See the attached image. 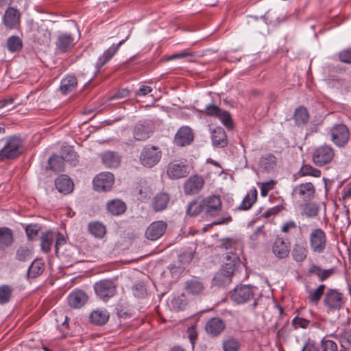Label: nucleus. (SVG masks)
<instances>
[{
  "mask_svg": "<svg viewBox=\"0 0 351 351\" xmlns=\"http://www.w3.org/2000/svg\"><path fill=\"white\" fill-rule=\"evenodd\" d=\"M1 140L3 143L0 144L1 160L14 159L21 154L22 141L19 137L13 136Z\"/></svg>",
  "mask_w": 351,
  "mask_h": 351,
  "instance_id": "f257e3e1",
  "label": "nucleus"
},
{
  "mask_svg": "<svg viewBox=\"0 0 351 351\" xmlns=\"http://www.w3.org/2000/svg\"><path fill=\"white\" fill-rule=\"evenodd\" d=\"M330 141L338 148H344L348 144L350 132L344 123H335L328 131Z\"/></svg>",
  "mask_w": 351,
  "mask_h": 351,
  "instance_id": "f03ea898",
  "label": "nucleus"
},
{
  "mask_svg": "<svg viewBox=\"0 0 351 351\" xmlns=\"http://www.w3.org/2000/svg\"><path fill=\"white\" fill-rule=\"evenodd\" d=\"M225 258L230 262L223 265L213 278L215 283L219 286L230 282V276L234 271V262L239 260L237 254L233 252L227 253Z\"/></svg>",
  "mask_w": 351,
  "mask_h": 351,
  "instance_id": "7ed1b4c3",
  "label": "nucleus"
},
{
  "mask_svg": "<svg viewBox=\"0 0 351 351\" xmlns=\"http://www.w3.org/2000/svg\"><path fill=\"white\" fill-rule=\"evenodd\" d=\"M335 156V149L326 143L315 148L312 154V161L317 167L330 164Z\"/></svg>",
  "mask_w": 351,
  "mask_h": 351,
  "instance_id": "20e7f679",
  "label": "nucleus"
},
{
  "mask_svg": "<svg viewBox=\"0 0 351 351\" xmlns=\"http://www.w3.org/2000/svg\"><path fill=\"white\" fill-rule=\"evenodd\" d=\"M162 155V151L158 147L147 145L142 149L139 160L145 167L152 168L160 162Z\"/></svg>",
  "mask_w": 351,
  "mask_h": 351,
  "instance_id": "39448f33",
  "label": "nucleus"
},
{
  "mask_svg": "<svg viewBox=\"0 0 351 351\" xmlns=\"http://www.w3.org/2000/svg\"><path fill=\"white\" fill-rule=\"evenodd\" d=\"M230 298L237 304H245L254 299V289L251 285H240L230 292Z\"/></svg>",
  "mask_w": 351,
  "mask_h": 351,
  "instance_id": "423d86ee",
  "label": "nucleus"
},
{
  "mask_svg": "<svg viewBox=\"0 0 351 351\" xmlns=\"http://www.w3.org/2000/svg\"><path fill=\"white\" fill-rule=\"evenodd\" d=\"M94 290L97 297L106 300L115 295L117 287L112 280L104 279L95 282Z\"/></svg>",
  "mask_w": 351,
  "mask_h": 351,
  "instance_id": "0eeeda50",
  "label": "nucleus"
},
{
  "mask_svg": "<svg viewBox=\"0 0 351 351\" xmlns=\"http://www.w3.org/2000/svg\"><path fill=\"white\" fill-rule=\"evenodd\" d=\"M204 112L207 116L218 118L226 128H232V120L229 112L213 104L207 106Z\"/></svg>",
  "mask_w": 351,
  "mask_h": 351,
  "instance_id": "6e6552de",
  "label": "nucleus"
},
{
  "mask_svg": "<svg viewBox=\"0 0 351 351\" xmlns=\"http://www.w3.org/2000/svg\"><path fill=\"white\" fill-rule=\"evenodd\" d=\"M189 172V167L182 161L175 160L171 162L167 167V175L172 180L184 178L188 176Z\"/></svg>",
  "mask_w": 351,
  "mask_h": 351,
  "instance_id": "1a4fd4ad",
  "label": "nucleus"
},
{
  "mask_svg": "<svg viewBox=\"0 0 351 351\" xmlns=\"http://www.w3.org/2000/svg\"><path fill=\"white\" fill-rule=\"evenodd\" d=\"M323 302L328 311L339 310L343 303V295L336 289H328L324 294Z\"/></svg>",
  "mask_w": 351,
  "mask_h": 351,
  "instance_id": "9d476101",
  "label": "nucleus"
},
{
  "mask_svg": "<svg viewBox=\"0 0 351 351\" xmlns=\"http://www.w3.org/2000/svg\"><path fill=\"white\" fill-rule=\"evenodd\" d=\"M94 189L99 192L108 191L114 184V176L110 172L98 174L93 181Z\"/></svg>",
  "mask_w": 351,
  "mask_h": 351,
  "instance_id": "9b49d317",
  "label": "nucleus"
},
{
  "mask_svg": "<svg viewBox=\"0 0 351 351\" xmlns=\"http://www.w3.org/2000/svg\"><path fill=\"white\" fill-rule=\"evenodd\" d=\"M204 185V180L201 176L194 175L190 176L184 184V192L186 195H192L197 194Z\"/></svg>",
  "mask_w": 351,
  "mask_h": 351,
  "instance_id": "f8f14e48",
  "label": "nucleus"
},
{
  "mask_svg": "<svg viewBox=\"0 0 351 351\" xmlns=\"http://www.w3.org/2000/svg\"><path fill=\"white\" fill-rule=\"evenodd\" d=\"M204 212L206 215L215 217L221 210V201L218 195L208 196L203 199Z\"/></svg>",
  "mask_w": 351,
  "mask_h": 351,
  "instance_id": "ddd939ff",
  "label": "nucleus"
},
{
  "mask_svg": "<svg viewBox=\"0 0 351 351\" xmlns=\"http://www.w3.org/2000/svg\"><path fill=\"white\" fill-rule=\"evenodd\" d=\"M167 224L164 221L152 222L147 228L145 235L147 239L156 241L161 237L167 230Z\"/></svg>",
  "mask_w": 351,
  "mask_h": 351,
  "instance_id": "4468645a",
  "label": "nucleus"
},
{
  "mask_svg": "<svg viewBox=\"0 0 351 351\" xmlns=\"http://www.w3.org/2000/svg\"><path fill=\"white\" fill-rule=\"evenodd\" d=\"M20 17V12L16 8L9 7L3 16V23L7 29H12L19 25Z\"/></svg>",
  "mask_w": 351,
  "mask_h": 351,
  "instance_id": "2eb2a0df",
  "label": "nucleus"
},
{
  "mask_svg": "<svg viewBox=\"0 0 351 351\" xmlns=\"http://www.w3.org/2000/svg\"><path fill=\"white\" fill-rule=\"evenodd\" d=\"M125 39H123L117 45H112L110 48L106 49L104 53L99 57L96 64H95V75L97 74L100 69L114 56L116 52L118 51L119 47L123 44L125 41Z\"/></svg>",
  "mask_w": 351,
  "mask_h": 351,
  "instance_id": "dca6fc26",
  "label": "nucleus"
},
{
  "mask_svg": "<svg viewBox=\"0 0 351 351\" xmlns=\"http://www.w3.org/2000/svg\"><path fill=\"white\" fill-rule=\"evenodd\" d=\"M153 132L152 124L147 121L137 123L133 129V136L137 141H145Z\"/></svg>",
  "mask_w": 351,
  "mask_h": 351,
  "instance_id": "f3484780",
  "label": "nucleus"
},
{
  "mask_svg": "<svg viewBox=\"0 0 351 351\" xmlns=\"http://www.w3.org/2000/svg\"><path fill=\"white\" fill-rule=\"evenodd\" d=\"M193 141V134L189 127L180 128L176 134L174 142L177 145L184 147L188 145Z\"/></svg>",
  "mask_w": 351,
  "mask_h": 351,
  "instance_id": "a211bd4d",
  "label": "nucleus"
},
{
  "mask_svg": "<svg viewBox=\"0 0 351 351\" xmlns=\"http://www.w3.org/2000/svg\"><path fill=\"white\" fill-rule=\"evenodd\" d=\"M86 293L80 289L73 290L68 296L69 305L73 308H80L87 302Z\"/></svg>",
  "mask_w": 351,
  "mask_h": 351,
  "instance_id": "6ab92c4d",
  "label": "nucleus"
},
{
  "mask_svg": "<svg viewBox=\"0 0 351 351\" xmlns=\"http://www.w3.org/2000/svg\"><path fill=\"white\" fill-rule=\"evenodd\" d=\"M293 193L298 195L303 200L308 201L314 197L315 188L311 182L302 183L294 187Z\"/></svg>",
  "mask_w": 351,
  "mask_h": 351,
  "instance_id": "aec40b11",
  "label": "nucleus"
},
{
  "mask_svg": "<svg viewBox=\"0 0 351 351\" xmlns=\"http://www.w3.org/2000/svg\"><path fill=\"white\" fill-rule=\"evenodd\" d=\"M204 290L203 282L197 277H193L184 283V291L191 295H198L202 294Z\"/></svg>",
  "mask_w": 351,
  "mask_h": 351,
  "instance_id": "412c9836",
  "label": "nucleus"
},
{
  "mask_svg": "<svg viewBox=\"0 0 351 351\" xmlns=\"http://www.w3.org/2000/svg\"><path fill=\"white\" fill-rule=\"evenodd\" d=\"M57 49L62 53L67 52L73 49L75 45L73 36L70 34H61L56 41Z\"/></svg>",
  "mask_w": 351,
  "mask_h": 351,
  "instance_id": "4be33fe9",
  "label": "nucleus"
},
{
  "mask_svg": "<svg viewBox=\"0 0 351 351\" xmlns=\"http://www.w3.org/2000/svg\"><path fill=\"white\" fill-rule=\"evenodd\" d=\"M225 328L223 322L217 317L210 319L205 326L206 332L213 337L218 336Z\"/></svg>",
  "mask_w": 351,
  "mask_h": 351,
  "instance_id": "5701e85b",
  "label": "nucleus"
},
{
  "mask_svg": "<svg viewBox=\"0 0 351 351\" xmlns=\"http://www.w3.org/2000/svg\"><path fill=\"white\" fill-rule=\"evenodd\" d=\"M56 189L61 193L69 194L73 190V181L66 175H62L55 180Z\"/></svg>",
  "mask_w": 351,
  "mask_h": 351,
  "instance_id": "b1692460",
  "label": "nucleus"
},
{
  "mask_svg": "<svg viewBox=\"0 0 351 351\" xmlns=\"http://www.w3.org/2000/svg\"><path fill=\"white\" fill-rule=\"evenodd\" d=\"M211 138L215 147H224L228 144L226 132L221 127H217L213 130Z\"/></svg>",
  "mask_w": 351,
  "mask_h": 351,
  "instance_id": "393cba45",
  "label": "nucleus"
},
{
  "mask_svg": "<svg viewBox=\"0 0 351 351\" xmlns=\"http://www.w3.org/2000/svg\"><path fill=\"white\" fill-rule=\"evenodd\" d=\"M259 166L264 171L270 172L277 166V158L272 154H266L260 158Z\"/></svg>",
  "mask_w": 351,
  "mask_h": 351,
  "instance_id": "a878e982",
  "label": "nucleus"
},
{
  "mask_svg": "<svg viewBox=\"0 0 351 351\" xmlns=\"http://www.w3.org/2000/svg\"><path fill=\"white\" fill-rule=\"evenodd\" d=\"M126 204L121 199L110 200L106 204L107 210L112 215H120L125 213Z\"/></svg>",
  "mask_w": 351,
  "mask_h": 351,
  "instance_id": "bb28decb",
  "label": "nucleus"
},
{
  "mask_svg": "<svg viewBox=\"0 0 351 351\" xmlns=\"http://www.w3.org/2000/svg\"><path fill=\"white\" fill-rule=\"evenodd\" d=\"M77 85V81L74 75H66L60 82V90L63 95L73 91Z\"/></svg>",
  "mask_w": 351,
  "mask_h": 351,
  "instance_id": "cd10ccee",
  "label": "nucleus"
},
{
  "mask_svg": "<svg viewBox=\"0 0 351 351\" xmlns=\"http://www.w3.org/2000/svg\"><path fill=\"white\" fill-rule=\"evenodd\" d=\"M89 318L93 324L101 326L108 322L109 314L106 310L97 309L90 314Z\"/></svg>",
  "mask_w": 351,
  "mask_h": 351,
  "instance_id": "c85d7f7f",
  "label": "nucleus"
},
{
  "mask_svg": "<svg viewBox=\"0 0 351 351\" xmlns=\"http://www.w3.org/2000/svg\"><path fill=\"white\" fill-rule=\"evenodd\" d=\"M169 202V196L165 193L157 194L153 199V209L156 211H162L165 210Z\"/></svg>",
  "mask_w": 351,
  "mask_h": 351,
  "instance_id": "c756f323",
  "label": "nucleus"
},
{
  "mask_svg": "<svg viewBox=\"0 0 351 351\" xmlns=\"http://www.w3.org/2000/svg\"><path fill=\"white\" fill-rule=\"evenodd\" d=\"M103 164L108 168H116L120 164V157L114 152H106L101 157Z\"/></svg>",
  "mask_w": 351,
  "mask_h": 351,
  "instance_id": "7c9ffc66",
  "label": "nucleus"
},
{
  "mask_svg": "<svg viewBox=\"0 0 351 351\" xmlns=\"http://www.w3.org/2000/svg\"><path fill=\"white\" fill-rule=\"evenodd\" d=\"M308 112L305 107L300 106L295 110L293 119L297 125H305L308 122Z\"/></svg>",
  "mask_w": 351,
  "mask_h": 351,
  "instance_id": "2f4dec72",
  "label": "nucleus"
},
{
  "mask_svg": "<svg viewBox=\"0 0 351 351\" xmlns=\"http://www.w3.org/2000/svg\"><path fill=\"white\" fill-rule=\"evenodd\" d=\"M60 156L66 161L75 165L77 161V154L71 146H62L60 149Z\"/></svg>",
  "mask_w": 351,
  "mask_h": 351,
  "instance_id": "473e14b6",
  "label": "nucleus"
},
{
  "mask_svg": "<svg viewBox=\"0 0 351 351\" xmlns=\"http://www.w3.org/2000/svg\"><path fill=\"white\" fill-rule=\"evenodd\" d=\"M23 46V40L18 36H11L7 39L6 47L10 52H19L21 51Z\"/></svg>",
  "mask_w": 351,
  "mask_h": 351,
  "instance_id": "72a5a7b5",
  "label": "nucleus"
},
{
  "mask_svg": "<svg viewBox=\"0 0 351 351\" xmlns=\"http://www.w3.org/2000/svg\"><path fill=\"white\" fill-rule=\"evenodd\" d=\"M45 265L41 259H35L28 268L27 275L29 278H36L44 271Z\"/></svg>",
  "mask_w": 351,
  "mask_h": 351,
  "instance_id": "f704fd0d",
  "label": "nucleus"
},
{
  "mask_svg": "<svg viewBox=\"0 0 351 351\" xmlns=\"http://www.w3.org/2000/svg\"><path fill=\"white\" fill-rule=\"evenodd\" d=\"M289 243H274L272 251L275 256L279 258H284L288 256L290 252Z\"/></svg>",
  "mask_w": 351,
  "mask_h": 351,
  "instance_id": "c9c22d12",
  "label": "nucleus"
},
{
  "mask_svg": "<svg viewBox=\"0 0 351 351\" xmlns=\"http://www.w3.org/2000/svg\"><path fill=\"white\" fill-rule=\"evenodd\" d=\"M65 160L61 156L53 155L48 160L50 169L53 171L60 172L64 170Z\"/></svg>",
  "mask_w": 351,
  "mask_h": 351,
  "instance_id": "e433bc0d",
  "label": "nucleus"
},
{
  "mask_svg": "<svg viewBox=\"0 0 351 351\" xmlns=\"http://www.w3.org/2000/svg\"><path fill=\"white\" fill-rule=\"evenodd\" d=\"M33 257V249L27 245H22L16 252V258L19 261H27Z\"/></svg>",
  "mask_w": 351,
  "mask_h": 351,
  "instance_id": "4c0bfd02",
  "label": "nucleus"
},
{
  "mask_svg": "<svg viewBox=\"0 0 351 351\" xmlns=\"http://www.w3.org/2000/svg\"><path fill=\"white\" fill-rule=\"evenodd\" d=\"M325 288V285L322 284L319 285L317 289L309 291L308 297L309 303L317 305L324 295Z\"/></svg>",
  "mask_w": 351,
  "mask_h": 351,
  "instance_id": "58836bf2",
  "label": "nucleus"
},
{
  "mask_svg": "<svg viewBox=\"0 0 351 351\" xmlns=\"http://www.w3.org/2000/svg\"><path fill=\"white\" fill-rule=\"evenodd\" d=\"M23 226L29 240L35 239L43 230L42 226L38 223H29Z\"/></svg>",
  "mask_w": 351,
  "mask_h": 351,
  "instance_id": "ea45409f",
  "label": "nucleus"
},
{
  "mask_svg": "<svg viewBox=\"0 0 351 351\" xmlns=\"http://www.w3.org/2000/svg\"><path fill=\"white\" fill-rule=\"evenodd\" d=\"M299 175L302 177L313 176L315 178H319L321 176V171L317 168L313 167L309 164L303 165L299 172Z\"/></svg>",
  "mask_w": 351,
  "mask_h": 351,
  "instance_id": "a19ab883",
  "label": "nucleus"
},
{
  "mask_svg": "<svg viewBox=\"0 0 351 351\" xmlns=\"http://www.w3.org/2000/svg\"><path fill=\"white\" fill-rule=\"evenodd\" d=\"M53 239H56L55 241H66L64 236L58 232H54L52 230H47L45 232L41 231V241H53Z\"/></svg>",
  "mask_w": 351,
  "mask_h": 351,
  "instance_id": "79ce46f5",
  "label": "nucleus"
},
{
  "mask_svg": "<svg viewBox=\"0 0 351 351\" xmlns=\"http://www.w3.org/2000/svg\"><path fill=\"white\" fill-rule=\"evenodd\" d=\"M88 230L91 234L99 239L102 238L106 232V227L99 222L89 223Z\"/></svg>",
  "mask_w": 351,
  "mask_h": 351,
  "instance_id": "37998d69",
  "label": "nucleus"
},
{
  "mask_svg": "<svg viewBox=\"0 0 351 351\" xmlns=\"http://www.w3.org/2000/svg\"><path fill=\"white\" fill-rule=\"evenodd\" d=\"M256 199L257 192L256 189H254V191H252L250 193H248L245 195L241 205L239 206V209L245 210L250 209L253 204L256 201Z\"/></svg>",
  "mask_w": 351,
  "mask_h": 351,
  "instance_id": "c03bdc74",
  "label": "nucleus"
},
{
  "mask_svg": "<svg viewBox=\"0 0 351 351\" xmlns=\"http://www.w3.org/2000/svg\"><path fill=\"white\" fill-rule=\"evenodd\" d=\"M35 38L40 44L47 45L49 43L51 40V32L44 27H39L37 29L36 34H35Z\"/></svg>",
  "mask_w": 351,
  "mask_h": 351,
  "instance_id": "a18cd8bd",
  "label": "nucleus"
},
{
  "mask_svg": "<svg viewBox=\"0 0 351 351\" xmlns=\"http://www.w3.org/2000/svg\"><path fill=\"white\" fill-rule=\"evenodd\" d=\"M309 271L311 273L316 274L321 281H324L334 273V269H322L319 266L313 265L309 269Z\"/></svg>",
  "mask_w": 351,
  "mask_h": 351,
  "instance_id": "49530a36",
  "label": "nucleus"
},
{
  "mask_svg": "<svg viewBox=\"0 0 351 351\" xmlns=\"http://www.w3.org/2000/svg\"><path fill=\"white\" fill-rule=\"evenodd\" d=\"M187 213L190 216H197L202 211H204V207L203 205V200L199 203L196 201L191 202L187 207Z\"/></svg>",
  "mask_w": 351,
  "mask_h": 351,
  "instance_id": "de8ad7c7",
  "label": "nucleus"
},
{
  "mask_svg": "<svg viewBox=\"0 0 351 351\" xmlns=\"http://www.w3.org/2000/svg\"><path fill=\"white\" fill-rule=\"evenodd\" d=\"M240 346L239 341L232 337H228L223 341V351H239Z\"/></svg>",
  "mask_w": 351,
  "mask_h": 351,
  "instance_id": "09e8293b",
  "label": "nucleus"
},
{
  "mask_svg": "<svg viewBox=\"0 0 351 351\" xmlns=\"http://www.w3.org/2000/svg\"><path fill=\"white\" fill-rule=\"evenodd\" d=\"M12 294V289L8 285H2L0 287V304H4L8 303Z\"/></svg>",
  "mask_w": 351,
  "mask_h": 351,
  "instance_id": "8fccbe9b",
  "label": "nucleus"
},
{
  "mask_svg": "<svg viewBox=\"0 0 351 351\" xmlns=\"http://www.w3.org/2000/svg\"><path fill=\"white\" fill-rule=\"evenodd\" d=\"M292 255L295 261L298 262L302 261L306 257V248L296 243L293 250Z\"/></svg>",
  "mask_w": 351,
  "mask_h": 351,
  "instance_id": "3c124183",
  "label": "nucleus"
},
{
  "mask_svg": "<svg viewBox=\"0 0 351 351\" xmlns=\"http://www.w3.org/2000/svg\"><path fill=\"white\" fill-rule=\"evenodd\" d=\"M319 207L316 204L308 203L304 205L302 215L307 217H314L317 215Z\"/></svg>",
  "mask_w": 351,
  "mask_h": 351,
  "instance_id": "603ef678",
  "label": "nucleus"
},
{
  "mask_svg": "<svg viewBox=\"0 0 351 351\" xmlns=\"http://www.w3.org/2000/svg\"><path fill=\"white\" fill-rule=\"evenodd\" d=\"M310 241H326V234L321 228L313 229L310 234Z\"/></svg>",
  "mask_w": 351,
  "mask_h": 351,
  "instance_id": "864d4df0",
  "label": "nucleus"
},
{
  "mask_svg": "<svg viewBox=\"0 0 351 351\" xmlns=\"http://www.w3.org/2000/svg\"><path fill=\"white\" fill-rule=\"evenodd\" d=\"M319 351H337V345L332 340L323 339Z\"/></svg>",
  "mask_w": 351,
  "mask_h": 351,
  "instance_id": "5fc2aeb1",
  "label": "nucleus"
},
{
  "mask_svg": "<svg viewBox=\"0 0 351 351\" xmlns=\"http://www.w3.org/2000/svg\"><path fill=\"white\" fill-rule=\"evenodd\" d=\"M276 184V181L274 180H270L269 181L261 183V195L263 197H266L268 195L269 191L272 190Z\"/></svg>",
  "mask_w": 351,
  "mask_h": 351,
  "instance_id": "6e6d98bb",
  "label": "nucleus"
},
{
  "mask_svg": "<svg viewBox=\"0 0 351 351\" xmlns=\"http://www.w3.org/2000/svg\"><path fill=\"white\" fill-rule=\"evenodd\" d=\"M73 247L71 243H55V252L58 255L60 253L62 255L69 256L70 254L67 253L66 251L69 247Z\"/></svg>",
  "mask_w": 351,
  "mask_h": 351,
  "instance_id": "4d7b16f0",
  "label": "nucleus"
},
{
  "mask_svg": "<svg viewBox=\"0 0 351 351\" xmlns=\"http://www.w3.org/2000/svg\"><path fill=\"white\" fill-rule=\"evenodd\" d=\"M12 230L8 227L0 228V241H12Z\"/></svg>",
  "mask_w": 351,
  "mask_h": 351,
  "instance_id": "13d9d810",
  "label": "nucleus"
},
{
  "mask_svg": "<svg viewBox=\"0 0 351 351\" xmlns=\"http://www.w3.org/2000/svg\"><path fill=\"white\" fill-rule=\"evenodd\" d=\"M132 291L134 295L138 298H143L146 294V288L143 282L135 284L132 287Z\"/></svg>",
  "mask_w": 351,
  "mask_h": 351,
  "instance_id": "bf43d9fd",
  "label": "nucleus"
},
{
  "mask_svg": "<svg viewBox=\"0 0 351 351\" xmlns=\"http://www.w3.org/2000/svg\"><path fill=\"white\" fill-rule=\"evenodd\" d=\"M292 324L294 326L295 328H306L309 324V321L304 318L295 317L292 320Z\"/></svg>",
  "mask_w": 351,
  "mask_h": 351,
  "instance_id": "052dcab7",
  "label": "nucleus"
},
{
  "mask_svg": "<svg viewBox=\"0 0 351 351\" xmlns=\"http://www.w3.org/2000/svg\"><path fill=\"white\" fill-rule=\"evenodd\" d=\"M339 58L341 62L351 64V49L341 51Z\"/></svg>",
  "mask_w": 351,
  "mask_h": 351,
  "instance_id": "680f3d73",
  "label": "nucleus"
},
{
  "mask_svg": "<svg viewBox=\"0 0 351 351\" xmlns=\"http://www.w3.org/2000/svg\"><path fill=\"white\" fill-rule=\"evenodd\" d=\"M187 333L189 335L190 342L191 343L192 347L193 348L198 336L195 327L193 326L188 328Z\"/></svg>",
  "mask_w": 351,
  "mask_h": 351,
  "instance_id": "e2e57ef3",
  "label": "nucleus"
},
{
  "mask_svg": "<svg viewBox=\"0 0 351 351\" xmlns=\"http://www.w3.org/2000/svg\"><path fill=\"white\" fill-rule=\"evenodd\" d=\"M297 224L294 221H289L285 223L281 227V231L283 233H289L293 230H296Z\"/></svg>",
  "mask_w": 351,
  "mask_h": 351,
  "instance_id": "0e129e2a",
  "label": "nucleus"
},
{
  "mask_svg": "<svg viewBox=\"0 0 351 351\" xmlns=\"http://www.w3.org/2000/svg\"><path fill=\"white\" fill-rule=\"evenodd\" d=\"M284 209V206L282 205H278L268 209L265 213H263V216L266 218L269 217L272 215H276L279 213L282 210Z\"/></svg>",
  "mask_w": 351,
  "mask_h": 351,
  "instance_id": "69168bd1",
  "label": "nucleus"
},
{
  "mask_svg": "<svg viewBox=\"0 0 351 351\" xmlns=\"http://www.w3.org/2000/svg\"><path fill=\"white\" fill-rule=\"evenodd\" d=\"M340 343L344 350L347 349L351 345V335L345 332L341 337Z\"/></svg>",
  "mask_w": 351,
  "mask_h": 351,
  "instance_id": "338daca9",
  "label": "nucleus"
},
{
  "mask_svg": "<svg viewBox=\"0 0 351 351\" xmlns=\"http://www.w3.org/2000/svg\"><path fill=\"white\" fill-rule=\"evenodd\" d=\"M301 351H319V348L315 345L314 341L308 339L304 345Z\"/></svg>",
  "mask_w": 351,
  "mask_h": 351,
  "instance_id": "774afa93",
  "label": "nucleus"
}]
</instances>
